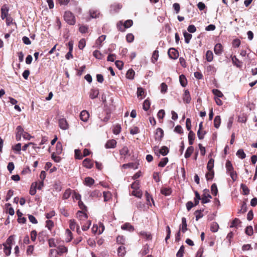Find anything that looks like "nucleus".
<instances>
[{
	"instance_id": "nucleus-1",
	"label": "nucleus",
	"mask_w": 257,
	"mask_h": 257,
	"mask_svg": "<svg viewBox=\"0 0 257 257\" xmlns=\"http://www.w3.org/2000/svg\"><path fill=\"white\" fill-rule=\"evenodd\" d=\"M64 19L69 25H73L75 23V17L73 14L69 11L65 12L64 14Z\"/></svg>"
},
{
	"instance_id": "nucleus-2",
	"label": "nucleus",
	"mask_w": 257,
	"mask_h": 257,
	"mask_svg": "<svg viewBox=\"0 0 257 257\" xmlns=\"http://www.w3.org/2000/svg\"><path fill=\"white\" fill-rule=\"evenodd\" d=\"M119 155L120 156V159L124 160L127 156H130V151L128 148L126 146H123L119 150Z\"/></svg>"
},
{
	"instance_id": "nucleus-3",
	"label": "nucleus",
	"mask_w": 257,
	"mask_h": 257,
	"mask_svg": "<svg viewBox=\"0 0 257 257\" xmlns=\"http://www.w3.org/2000/svg\"><path fill=\"white\" fill-rule=\"evenodd\" d=\"M169 57L173 59H176L179 56V53L177 50L174 48H170L168 52Z\"/></svg>"
},
{
	"instance_id": "nucleus-4",
	"label": "nucleus",
	"mask_w": 257,
	"mask_h": 257,
	"mask_svg": "<svg viewBox=\"0 0 257 257\" xmlns=\"http://www.w3.org/2000/svg\"><path fill=\"white\" fill-rule=\"evenodd\" d=\"M9 8L6 5H4L1 8V18L4 20L6 18L8 17V15L9 14Z\"/></svg>"
},
{
	"instance_id": "nucleus-5",
	"label": "nucleus",
	"mask_w": 257,
	"mask_h": 257,
	"mask_svg": "<svg viewBox=\"0 0 257 257\" xmlns=\"http://www.w3.org/2000/svg\"><path fill=\"white\" fill-rule=\"evenodd\" d=\"M24 132L25 131H24V129L23 128V127L19 125L17 127V128H16V138L17 141H19L21 140V137L23 136Z\"/></svg>"
},
{
	"instance_id": "nucleus-6",
	"label": "nucleus",
	"mask_w": 257,
	"mask_h": 257,
	"mask_svg": "<svg viewBox=\"0 0 257 257\" xmlns=\"http://www.w3.org/2000/svg\"><path fill=\"white\" fill-rule=\"evenodd\" d=\"M79 116L82 121L86 122L89 118V114L87 111L84 110L80 112Z\"/></svg>"
},
{
	"instance_id": "nucleus-7",
	"label": "nucleus",
	"mask_w": 257,
	"mask_h": 257,
	"mask_svg": "<svg viewBox=\"0 0 257 257\" xmlns=\"http://www.w3.org/2000/svg\"><path fill=\"white\" fill-rule=\"evenodd\" d=\"M106 35H102L100 36L96 41L95 47L97 48H100L102 46V43L105 40Z\"/></svg>"
},
{
	"instance_id": "nucleus-8",
	"label": "nucleus",
	"mask_w": 257,
	"mask_h": 257,
	"mask_svg": "<svg viewBox=\"0 0 257 257\" xmlns=\"http://www.w3.org/2000/svg\"><path fill=\"white\" fill-rule=\"evenodd\" d=\"M59 125L60 127L64 130H66L68 128V123L65 119L61 118L59 120Z\"/></svg>"
},
{
	"instance_id": "nucleus-9",
	"label": "nucleus",
	"mask_w": 257,
	"mask_h": 257,
	"mask_svg": "<svg viewBox=\"0 0 257 257\" xmlns=\"http://www.w3.org/2000/svg\"><path fill=\"white\" fill-rule=\"evenodd\" d=\"M183 99L184 102L186 103H189L190 102L191 98L189 91L188 90H185L184 91Z\"/></svg>"
},
{
	"instance_id": "nucleus-10",
	"label": "nucleus",
	"mask_w": 257,
	"mask_h": 257,
	"mask_svg": "<svg viewBox=\"0 0 257 257\" xmlns=\"http://www.w3.org/2000/svg\"><path fill=\"white\" fill-rule=\"evenodd\" d=\"M116 145V141L115 140L108 141L105 145L106 149L114 148Z\"/></svg>"
},
{
	"instance_id": "nucleus-11",
	"label": "nucleus",
	"mask_w": 257,
	"mask_h": 257,
	"mask_svg": "<svg viewBox=\"0 0 257 257\" xmlns=\"http://www.w3.org/2000/svg\"><path fill=\"white\" fill-rule=\"evenodd\" d=\"M69 222V227L70 229L74 230L76 228L77 232L79 233L80 232L79 226L76 224L75 221L73 219L70 220Z\"/></svg>"
},
{
	"instance_id": "nucleus-12",
	"label": "nucleus",
	"mask_w": 257,
	"mask_h": 257,
	"mask_svg": "<svg viewBox=\"0 0 257 257\" xmlns=\"http://www.w3.org/2000/svg\"><path fill=\"white\" fill-rule=\"evenodd\" d=\"M187 224L186 219L185 217L182 218V223L180 225V230L184 233L187 230Z\"/></svg>"
},
{
	"instance_id": "nucleus-13",
	"label": "nucleus",
	"mask_w": 257,
	"mask_h": 257,
	"mask_svg": "<svg viewBox=\"0 0 257 257\" xmlns=\"http://www.w3.org/2000/svg\"><path fill=\"white\" fill-rule=\"evenodd\" d=\"M214 51L215 54L220 55L222 52V46L220 43H217L215 45L214 48Z\"/></svg>"
},
{
	"instance_id": "nucleus-14",
	"label": "nucleus",
	"mask_w": 257,
	"mask_h": 257,
	"mask_svg": "<svg viewBox=\"0 0 257 257\" xmlns=\"http://www.w3.org/2000/svg\"><path fill=\"white\" fill-rule=\"evenodd\" d=\"M77 217L80 220H84L88 218V216L86 213L83 212L82 211H78L77 213Z\"/></svg>"
},
{
	"instance_id": "nucleus-15",
	"label": "nucleus",
	"mask_w": 257,
	"mask_h": 257,
	"mask_svg": "<svg viewBox=\"0 0 257 257\" xmlns=\"http://www.w3.org/2000/svg\"><path fill=\"white\" fill-rule=\"evenodd\" d=\"M99 94V90L97 89H92L89 93V97L91 99L96 98Z\"/></svg>"
},
{
	"instance_id": "nucleus-16",
	"label": "nucleus",
	"mask_w": 257,
	"mask_h": 257,
	"mask_svg": "<svg viewBox=\"0 0 257 257\" xmlns=\"http://www.w3.org/2000/svg\"><path fill=\"white\" fill-rule=\"evenodd\" d=\"M122 230L133 231L134 230V227L129 223H125L121 226Z\"/></svg>"
},
{
	"instance_id": "nucleus-17",
	"label": "nucleus",
	"mask_w": 257,
	"mask_h": 257,
	"mask_svg": "<svg viewBox=\"0 0 257 257\" xmlns=\"http://www.w3.org/2000/svg\"><path fill=\"white\" fill-rule=\"evenodd\" d=\"M82 164L84 167L90 169L93 166V164L91 160L89 159H85L82 162Z\"/></svg>"
},
{
	"instance_id": "nucleus-18",
	"label": "nucleus",
	"mask_w": 257,
	"mask_h": 257,
	"mask_svg": "<svg viewBox=\"0 0 257 257\" xmlns=\"http://www.w3.org/2000/svg\"><path fill=\"white\" fill-rule=\"evenodd\" d=\"M232 63L237 67L240 68L242 66V63L235 56L232 57Z\"/></svg>"
},
{
	"instance_id": "nucleus-19",
	"label": "nucleus",
	"mask_w": 257,
	"mask_h": 257,
	"mask_svg": "<svg viewBox=\"0 0 257 257\" xmlns=\"http://www.w3.org/2000/svg\"><path fill=\"white\" fill-rule=\"evenodd\" d=\"M225 167L226 169L227 173H228L229 172L234 171L233 166L230 161H226V164H225Z\"/></svg>"
},
{
	"instance_id": "nucleus-20",
	"label": "nucleus",
	"mask_w": 257,
	"mask_h": 257,
	"mask_svg": "<svg viewBox=\"0 0 257 257\" xmlns=\"http://www.w3.org/2000/svg\"><path fill=\"white\" fill-rule=\"evenodd\" d=\"M195 136V134L192 131H190L188 134V141L190 145H192L193 144Z\"/></svg>"
},
{
	"instance_id": "nucleus-21",
	"label": "nucleus",
	"mask_w": 257,
	"mask_h": 257,
	"mask_svg": "<svg viewBox=\"0 0 257 257\" xmlns=\"http://www.w3.org/2000/svg\"><path fill=\"white\" fill-rule=\"evenodd\" d=\"M221 123V118L219 115H216L214 119V125L216 128H219Z\"/></svg>"
},
{
	"instance_id": "nucleus-22",
	"label": "nucleus",
	"mask_w": 257,
	"mask_h": 257,
	"mask_svg": "<svg viewBox=\"0 0 257 257\" xmlns=\"http://www.w3.org/2000/svg\"><path fill=\"white\" fill-rule=\"evenodd\" d=\"M205 56L206 59L208 62H211L213 59V54L210 50L207 51Z\"/></svg>"
},
{
	"instance_id": "nucleus-23",
	"label": "nucleus",
	"mask_w": 257,
	"mask_h": 257,
	"mask_svg": "<svg viewBox=\"0 0 257 257\" xmlns=\"http://www.w3.org/2000/svg\"><path fill=\"white\" fill-rule=\"evenodd\" d=\"M193 151H194V148L193 147L190 146V147H188L185 153V155H184L185 158L186 159L189 158L191 156L192 153L193 152Z\"/></svg>"
},
{
	"instance_id": "nucleus-24",
	"label": "nucleus",
	"mask_w": 257,
	"mask_h": 257,
	"mask_svg": "<svg viewBox=\"0 0 257 257\" xmlns=\"http://www.w3.org/2000/svg\"><path fill=\"white\" fill-rule=\"evenodd\" d=\"M135 74V72L133 69H129L126 72V77L129 79H133Z\"/></svg>"
},
{
	"instance_id": "nucleus-25",
	"label": "nucleus",
	"mask_w": 257,
	"mask_h": 257,
	"mask_svg": "<svg viewBox=\"0 0 257 257\" xmlns=\"http://www.w3.org/2000/svg\"><path fill=\"white\" fill-rule=\"evenodd\" d=\"M210 198H211V196L209 194H204L203 197L201 198V202L203 204H205L210 201Z\"/></svg>"
},
{
	"instance_id": "nucleus-26",
	"label": "nucleus",
	"mask_w": 257,
	"mask_h": 257,
	"mask_svg": "<svg viewBox=\"0 0 257 257\" xmlns=\"http://www.w3.org/2000/svg\"><path fill=\"white\" fill-rule=\"evenodd\" d=\"M67 248L63 245H60L57 248V253L60 254L67 252Z\"/></svg>"
},
{
	"instance_id": "nucleus-27",
	"label": "nucleus",
	"mask_w": 257,
	"mask_h": 257,
	"mask_svg": "<svg viewBox=\"0 0 257 257\" xmlns=\"http://www.w3.org/2000/svg\"><path fill=\"white\" fill-rule=\"evenodd\" d=\"M219 228V225L217 223L213 222L211 223L210 226V230L213 232H216L218 231Z\"/></svg>"
},
{
	"instance_id": "nucleus-28",
	"label": "nucleus",
	"mask_w": 257,
	"mask_h": 257,
	"mask_svg": "<svg viewBox=\"0 0 257 257\" xmlns=\"http://www.w3.org/2000/svg\"><path fill=\"white\" fill-rule=\"evenodd\" d=\"M164 135V132L163 130L161 128H158L156 130V139H158L159 140H161Z\"/></svg>"
},
{
	"instance_id": "nucleus-29",
	"label": "nucleus",
	"mask_w": 257,
	"mask_h": 257,
	"mask_svg": "<svg viewBox=\"0 0 257 257\" xmlns=\"http://www.w3.org/2000/svg\"><path fill=\"white\" fill-rule=\"evenodd\" d=\"M132 195L138 197V198H141L143 195V193L141 190H140L139 189L134 190L132 193Z\"/></svg>"
},
{
	"instance_id": "nucleus-30",
	"label": "nucleus",
	"mask_w": 257,
	"mask_h": 257,
	"mask_svg": "<svg viewBox=\"0 0 257 257\" xmlns=\"http://www.w3.org/2000/svg\"><path fill=\"white\" fill-rule=\"evenodd\" d=\"M184 37L185 38V42L187 44H188L192 38V35L185 31L183 33Z\"/></svg>"
},
{
	"instance_id": "nucleus-31",
	"label": "nucleus",
	"mask_w": 257,
	"mask_h": 257,
	"mask_svg": "<svg viewBox=\"0 0 257 257\" xmlns=\"http://www.w3.org/2000/svg\"><path fill=\"white\" fill-rule=\"evenodd\" d=\"M62 152V145L61 143L58 142L56 146V154H60Z\"/></svg>"
},
{
	"instance_id": "nucleus-32",
	"label": "nucleus",
	"mask_w": 257,
	"mask_h": 257,
	"mask_svg": "<svg viewBox=\"0 0 257 257\" xmlns=\"http://www.w3.org/2000/svg\"><path fill=\"white\" fill-rule=\"evenodd\" d=\"M159 57V52L157 50H155L154 51L152 57V61L153 63H155L158 59Z\"/></svg>"
},
{
	"instance_id": "nucleus-33",
	"label": "nucleus",
	"mask_w": 257,
	"mask_h": 257,
	"mask_svg": "<svg viewBox=\"0 0 257 257\" xmlns=\"http://www.w3.org/2000/svg\"><path fill=\"white\" fill-rule=\"evenodd\" d=\"M66 235L67 236L66 241L67 242H70L72 239V233L69 229H67L66 230Z\"/></svg>"
},
{
	"instance_id": "nucleus-34",
	"label": "nucleus",
	"mask_w": 257,
	"mask_h": 257,
	"mask_svg": "<svg viewBox=\"0 0 257 257\" xmlns=\"http://www.w3.org/2000/svg\"><path fill=\"white\" fill-rule=\"evenodd\" d=\"M150 105L151 103L150 100L148 99H146L143 103V109L145 111L148 110L150 107Z\"/></svg>"
},
{
	"instance_id": "nucleus-35",
	"label": "nucleus",
	"mask_w": 257,
	"mask_h": 257,
	"mask_svg": "<svg viewBox=\"0 0 257 257\" xmlns=\"http://www.w3.org/2000/svg\"><path fill=\"white\" fill-rule=\"evenodd\" d=\"M179 80H180V82L181 85L183 87H185L186 85V84H187V80H186V77H185L184 75H180V77H179Z\"/></svg>"
},
{
	"instance_id": "nucleus-36",
	"label": "nucleus",
	"mask_w": 257,
	"mask_h": 257,
	"mask_svg": "<svg viewBox=\"0 0 257 257\" xmlns=\"http://www.w3.org/2000/svg\"><path fill=\"white\" fill-rule=\"evenodd\" d=\"M171 192V189L170 188H163L161 190V193L166 196L170 195Z\"/></svg>"
},
{
	"instance_id": "nucleus-37",
	"label": "nucleus",
	"mask_w": 257,
	"mask_h": 257,
	"mask_svg": "<svg viewBox=\"0 0 257 257\" xmlns=\"http://www.w3.org/2000/svg\"><path fill=\"white\" fill-rule=\"evenodd\" d=\"M121 129V128L120 125L117 124L114 126L113 129V133L115 135H118L120 133Z\"/></svg>"
},
{
	"instance_id": "nucleus-38",
	"label": "nucleus",
	"mask_w": 257,
	"mask_h": 257,
	"mask_svg": "<svg viewBox=\"0 0 257 257\" xmlns=\"http://www.w3.org/2000/svg\"><path fill=\"white\" fill-rule=\"evenodd\" d=\"M72 193V190L70 189H67L65 190L63 195V199H67L70 197Z\"/></svg>"
},
{
	"instance_id": "nucleus-39",
	"label": "nucleus",
	"mask_w": 257,
	"mask_h": 257,
	"mask_svg": "<svg viewBox=\"0 0 257 257\" xmlns=\"http://www.w3.org/2000/svg\"><path fill=\"white\" fill-rule=\"evenodd\" d=\"M101 196V192L98 190H94L90 194V196L93 198H99Z\"/></svg>"
},
{
	"instance_id": "nucleus-40",
	"label": "nucleus",
	"mask_w": 257,
	"mask_h": 257,
	"mask_svg": "<svg viewBox=\"0 0 257 257\" xmlns=\"http://www.w3.org/2000/svg\"><path fill=\"white\" fill-rule=\"evenodd\" d=\"M208 172L206 174V178L207 180H212L214 177V173L213 170H208Z\"/></svg>"
},
{
	"instance_id": "nucleus-41",
	"label": "nucleus",
	"mask_w": 257,
	"mask_h": 257,
	"mask_svg": "<svg viewBox=\"0 0 257 257\" xmlns=\"http://www.w3.org/2000/svg\"><path fill=\"white\" fill-rule=\"evenodd\" d=\"M214 160L213 159H210L207 164V168L208 170H213V168L214 167Z\"/></svg>"
},
{
	"instance_id": "nucleus-42",
	"label": "nucleus",
	"mask_w": 257,
	"mask_h": 257,
	"mask_svg": "<svg viewBox=\"0 0 257 257\" xmlns=\"http://www.w3.org/2000/svg\"><path fill=\"white\" fill-rule=\"evenodd\" d=\"M241 223V221L238 218H235L232 222H231V224L230 227H236L239 224Z\"/></svg>"
},
{
	"instance_id": "nucleus-43",
	"label": "nucleus",
	"mask_w": 257,
	"mask_h": 257,
	"mask_svg": "<svg viewBox=\"0 0 257 257\" xmlns=\"http://www.w3.org/2000/svg\"><path fill=\"white\" fill-rule=\"evenodd\" d=\"M212 92L215 96V97L220 98V97H223V96L222 93L220 90H219L218 89H213Z\"/></svg>"
},
{
	"instance_id": "nucleus-44",
	"label": "nucleus",
	"mask_w": 257,
	"mask_h": 257,
	"mask_svg": "<svg viewBox=\"0 0 257 257\" xmlns=\"http://www.w3.org/2000/svg\"><path fill=\"white\" fill-rule=\"evenodd\" d=\"M236 155L241 159L245 158L246 157L245 154L242 149H239L237 151Z\"/></svg>"
},
{
	"instance_id": "nucleus-45",
	"label": "nucleus",
	"mask_w": 257,
	"mask_h": 257,
	"mask_svg": "<svg viewBox=\"0 0 257 257\" xmlns=\"http://www.w3.org/2000/svg\"><path fill=\"white\" fill-rule=\"evenodd\" d=\"M3 245L4 246V251L5 254L7 256L11 254L12 246H8L6 244H3Z\"/></svg>"
},
{
	"instance_id": "nucleus-46",
	"label": "nucleus",
	"mask_w": 257,
	"mask_h": 257,
	"mask_svg": "<svg viewBox=\"0 0 257 257\" xmlns=\"http://www.w3.org/2000/svg\"><path fill=\"white\" fill-rule=\"evenodd\" d=\"M194 214L195 215L196 220H198L200 218H202L203 216V215L202 213V211L201 210H197L195 211Z\"/></svg>"
},
{
	"instance_id": "nucleus-47",
	"label": "nucleus",
	"mask_w": 257,
	"mask_h": 257,
	"mask_svg": "<svg viewBox=\"0 0 257 257\" xmlns=\"http://www.w3.org/2000/svg\"><path fill=\"white\" fill-rule=\"evenodd\" d=\"M159 152L163 156H165L168 153L169 149L167 147L163 146L160 149Z\"/></svg>"
},
{
	"instance_id": "nucleus-48",
	"label": "nucleus",
	"mask_w": 257,
	"mask_h": 257,
	"mask_svg": "<svg viewBox=\"0 0 257 257\" xmlns=\"http://www.w3.org/2000/svg\"><path fill=\"white\" fill-rule=\"evenodd\" d=\"M117 252L118 255L123 256L126 252L125 247L124 246H120V247H118Z\"/></svg>"
},
{
	"instance_id": "nucleus-49",
	"label": "nucleus",
	"mask_w": 257,
	"mask_h": 257,
	"mask_svg": "<svg viewBox=\"0 0 257 257\" xmlns=\"http://www.w3.org/2000/svg\"><path fill=\"white\" fill-rule=\"evenodd\" d=\"M211 191L213 195L216 196L218 193V189L216 185L214 183L211 186Z\"/></svg>"
},
{
	"instance_id": "nucleus-50",
	"label": "nucleus",
	"mask_w": 257,
	"mask_h": 257,
	"mask_svg": "<svg viewBox=\"0 0 257 257\" xmlns=\"http://www.w3.org/2000/svg\"><path fill=\"white\" fill-rule=\"evenodd\" d=\"M93 55L94 57L98 59H101L103 58L102 54L98 50H95Z\"/></svg>"
},
{
	"instance_id": "nucleus-51",
	"label": "nucleus",
	"mask_w": 257,
	"mask_h": 257,
	"mask_svg": "<svg viewBox=\"0 0 257 257\" xmlns=\"http://www.w3.org/2000/svg\"><path fill=\"white\" fill-rule=\"evenodd\" d=\"M94 182V180L90 177H86L85 179V183L87 186H91Z\"/></svg>"
},
{
	"instance_id": "nucleus-52",
	"label": "nucleus",
	"mask_w": 257,
	"mask_h": 257,
	"mask_svg": "<svg viewBox=\"0 0 257 257\" xmlns=\"http://www.w3.org/2000/svg\"><path fill=\"white\" fill-rule=\"evenodd\" d=\"M240 188L242 189L243 194L244 195H247L248 194H249V190L245 185L241 184L240 185Z\"/></svg>"
},
{
	"instance_id": "nucleus-53",
	"label": "nucleus",
	"mask_w": 257,
	"mask_h": 257,
	"mask_svg": "<svg viewBox=\"0 0 257 257\" xmlns=\"http://www.w3.org/2000/svg\"><path fill=\"white\" fill-rule=\"evenodd\" d=\"M37 187V182L33 183L32 185V187L30 190V194L31 195H34L36 193V188Z\"/></svg>"
},
{
	"instance_id": "nucleus-54",
	"label": "nucleus",
	"mask_w": 257,
	"mask_h": 257,
	"mask_svg": "<svg viewBox=\"0 0 257 257\" xmlns=\"http://www.w3.org/2000/svg\"><path fill=\"white\" fill-rule=\"evenodd\" d=\"M168 158H163L160 163L158 164V166L161 167H164L168 163Z\"/></svg>"
},
{
	"instance_id": "nucleus-55",
	"label": "nucleus",
	"mask_w": 257,
	"mask_h": 257,
	"mask_svg": "<svg viewBox=\"0 0 257 257\" xmlns=\"http://www.w3.org/2000/svg\"><path fill=\"white\" fill-rule=\"evenodd\" d=\"M227 174L229 175V176H230V177L231 178V179L233 182H234L236 180L237 178V175L236 171H233L229 172Z\"/></svg>"
},
{
	"instance_id": "nucleus-56",
	"label": "nucleus",
	"mask_w": 257,
	"mask_h": 257,
	"mask_svg": "<svg viewBox=\"0 0 257 257\" xmlns=\"http://www.w3.org/2000/svg\"><path fill=\"white\" fill-rule=\"evenodd\" d=\"M12 149L16 152H18V154H20L21 150V144L18 143L12 147Z\"/></svg>"
},
{
	"instance_id": "nucleus-57",
	"label": "nucleus",
	"mask_w": 257,
	"mask_h": 257,
	"mask_svg": "<svg viewBox=\"0 0 257 257\" xmlns=\"http://www.w3.org/2000/svg\"><path fill=\"white\" fill-rule=\"evenodd\" d=\"M184 252V247L182 245L176 254L177 257H183Z\"/></svg>"
},
{
	"instance_id": "nucleus-58",
	"label": "nucleus",
	"mask_w": 257,
	"mask_h": 257,
	"mask_svg": "<svg viewBox=\"0 0 257 257\" xmlns=\"http://www.w3.org/2000/svg\"><path fill=\"white\" fill-rule=\"evenodd\" d=\"M133 24V22L132 20H127L123 23L124 28H128L131 27Z\"/></svg>"
},
{
	"instance_id": "nucleus-59",
	"label": "nucleus",
	"mask_w": 257,
	"mask_h": 257,
	"mask_svg": "<svg viewBox=\"0 0 257 257\" xmlns=\"http://www.w3.org/2000/svg\"><path fill=\"white\" fill-rule=\"evenodd\" d=\"M14 241V235H11L7 240L6 243L8 246H12V245Z\"/></svg>"
},
{
	"instance_id": "nucleus-60",
	"label": "nucleus",
	"mask_w": 257,
	"mask_h": 257,
	"mask_svg": "<svg viewBox=\"0 0 257 257\" xmlns=\"http://www.w3.org/2000/svg\"><path fill=\"white\" fill-rule=\"evenodd\" d=\"M245 233L248 235H249V236L251 235L253 233V228H252V226H247L245 229Z\"/></svg>"
},
{
	"instance_id": "nucleus-61",
	"label": "nucleus",
	"mask_w": 257,
	"mask_h": 257,
	"mask_svg": "<svg viewBox=\"0 0 257 257\" xmlns=\"http://www.w3.org/2000/svg\"><path fill=\"white\" fill-rule=\"evenodd\" d=\"M207 71L211 73V74H213L216 72L215 68L212 65H209L206 68Z\"/></svg>"
},
{
	"instance_id": "nucleus-62",
	"label": "nucleus",
	"mask_w": 257,
	"mask_h": 257,
	"mask_svg": "<svg viewBox=\"0 0 257 257\" xmlns=\"http://www.w3.org/2000/svg\"><path fill=\"white\" fill-rule=\"evenodd\" d=\"M103 194L104 201L106 202L109 200L111 194L109 192H103Z\"/></svg>"
},
{
	"instance_id": "nucleus-63",
	"label": "nucleus",
	"mask_w": 257,
	"mask_h": 257,
	"mask_svg": "<svg viewBox=\"0 0 257 257\" xmlns=\"http://www.w3.org/2000/svg\"><path fill=\"white\" fill-rule=\"evenodd\" d=\"M99 13L97 11H93L91 10L90 11V17L92 18H96L98 17V15H99Z\"/></svg>"
},
{
	"instance_id": "nucleus-64",
	"label": "nucleus",
	"mask_w": 257,
	"mask_h": 257,
	"mask_svg": "<svg viewBox=\"0 0 257 257\" xmlns=\"http://www.w3.org/2000/svg\"><path fill=\"white\" fill-rule=\"evenodd\" d=\"M126 41L129 42V43H131L134 40V35L131 34V33H130V34H127L126 36Z\"/></svg>"
}]
</instances>
